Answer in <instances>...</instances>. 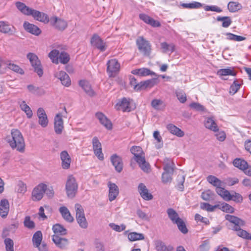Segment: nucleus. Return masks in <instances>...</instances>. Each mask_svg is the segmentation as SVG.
<instances>
[{"label": "nucleus", "mask_w": 251, "mask_h": 251, "mask_svg": "<svg viewBox=\"0 0 251 251\" xmlns=\"http://www.w3.org/2000/svg\"><path fill=\"white\" fill-rule=\"evenodd\" d=\"M75 208L76 212V218L82 216H85L84 211L82 206L76 203L75 204Z\"/></svg>", "instance_id": "13d9d810"}, {"label": "nucleus", "mask_w": 251, "mask_h": 251, "mask_svg": "<svg viewBox=\"0 0 251 251\" xmlns=\"http://www.w3.org/2000/svg\"><path fill=\"white\" fill-rule=\"evenodd\" d=\"M131 73L133 75H138L139 76H147V75H157L153 72L151 71L150 69L146 68H142L133 70L131 71Z\"/></svg>", "instance_id": "393cba45"}, {"label": "nucleus", "mask_w": 251, "mask_h": 251, "mask_svg": "<svg viewBox=\"0 0 251 251\" xmlns=\"http://www.w3.org/2000/svg\"><path fill=\"white\" fill-rule=\"evenodd\" d=\"M226 35L227 36V39L229 40L235 41H242L245 40L246 38L231 33H226Z\"/></svg>", "instance_id": "603ef678"}, {"label": "nucleus", "mask_w": 251, "mask_h": 251, "mask_svg": "<svg viewBox=\"0 0 251 251\" xmlns=\"http://www.w3.org/2000/svg\"><path fill=\"white\" fill-rule=\"evenodd\" d=\"M79 84L88 95L91 97L94 95L95 92L92 89L91 85L87 81L81 80L79 81Z\"/></svg>", "instance_id": "c85d7f7f"}, {"label": "nucleus", "mask_w": 251, "mask_h": 251, "mask_svg": "<svg viewBox=\"0 0 251 251\" xmlns=\"http://www.w3.org/2000/svg\"><path fill=\"white\" fill-rule=\"evenodd\" d=\"M217 193L226 201H231L230 192L224 188L220 186L216 188Z\"/></svg>", "instance_id": "72a5a7b5"}, {"label": "nucleus", "mask_w": 251, "mask_h": 251, "mask_svg": "<svg viewBox=\"0 0 251 251\" xmlns=\"http://www.w3.org/2000/svg\"><path fill=\"white\" fill-rule=\"evenodd\" d=\"M174 164L173 163L169 161L164 166L163 169L164 172L162 175V181L163 183L166 184L170 183L172 180V175L174 173Z\"/></svg>", "instance_id": "39448f33"}, {"label": "nucleus", "mask_w": 251, "mask_h": 251, "mask_svg": "<svg viewBox=\"0 0 251 251\" xmlns=\"http://www.w3.org/2000/svg\"><path fill=\"white\" fill-rule=\"evenodd\" d=\"M108 190V199L112 201L116 199L119 194V189L118 186L114 183L109 181L107 183Z\"/></svg>", "instance_id": "4468645a"}, {"label": "nucleus", "mask_w": 251, "mask_h": 251, "mask_svg": "<svg viewBox=\"0 0 251 251\" xmlns=\"http://www.w3.org/2000/svg\"><path fill=\"white\" fill-rule=\"evenodd\" d=\"M177 188L179 191H182L184 190V185L183 183L185 181V177L183 176H177Z\"/></svg>", "instance_id": "e2e57ef3"}, {"label": "nucleus", "mask_w": 251, "mask_h": 251, "mask_svg": "<svg viewBox=\"0 0 251 251\" xmlns=\"http://www.w3.org/2000/svg\"><path fill=\"white\" fill-rule=\"evenodd\" d=\"M15 30L14 26L11 25L8 22L0 21V32L4 34L12 35Z\"/></svg>", "instance_id": "a211bd4d"}, {"label": "nucleus", "mask_w": 251, "mask_h": 251, "mask_svg": "<svg viewBox=\"0 0 251 251\" xmlns=\"http://www.w3.org/2000/svg\"><path fill=\"white\" fill-rule=\"evenodd\" d=\"M65 115L60 113L57 114L54 119V129L57 134H61L64 129V124L62 117Z\"/></svg>", "instance_id": "9b49d317"}, {"label": "nucleus", "mask_w": 251, "mask_h": 251, "mask_svg": "<svg viewBox=\"0 0 251 251\" xmlns=\"http://www.w3.org/2000/svg\"><path fill=\"white\" fill-rule=\"evenodd\" d=\"M228 10L231 12H235L240 9L241 5L237 2L230 1L227 5Z\"/></svg>", "instance_id": "49530a36"}, {"label": "nucleus", "mask_w": 251, "mask_h": 251, "mask_svg": "<svg viewBox=\"0 0 251 251\" xmlns=\"http://www.w3.org/2000/svg\"><path fill=\"white\" fill-rule=\"evenodd\" d=\"M92 145L94 152L96 156L100 160L104 159L102 152L101 145L97 137H94L92 139Z\"/></svg>", "instance_id": "ddd939ff"}, {"label": "nucleus", "mask_w": 251, "mask_h": 251, "mask_svg": "<svg viewBox=\"0 0 251 251\" xmlns=\"http://www.w3.org/2000/svg\"><path fill=\"white\" fill-rule=\"evenodd\" d=\"M17 192L24 194L26 191V186L22 181H19L17 186Z\"/></svg>", "instance_id": "052dcab7"}, {"label": "nucleus", "mask_w": 251, "mask_h": 251, "mask_svg": "<svg viewBox=\"0 0 251 251\" xmlns=\"http://www.w3.org/2000/svg\"><path fill=\"white\" fill-rule=\"evenodd\" d=\"M240 85L236 80H235L230 87L229 93L232 95L235 94L240 89Z\"/></svg>", "instance_id": "338daca9"}, {"label": "nucleus", "mask_w": 251, "mask_h": 251, "mask_svg": "<svg viewBox=\"0 0 251 251\" xmlns=\"http://www.w3.org/2000/svg\"><path fill=\"white\" fill-rule=\"evenodd\" d=\"M15 6L17 9L23 14L26 15H30L32 9L27 6L24 3L17 1L15 3Z\"/></svg>", "instance_id": "c756f323"}, {"label": "nucleus", "mask_w": 251, "mask_h": 251, "mask_svg": "<svg viewBox=\"0 0 251 251\" xmlns=\"http://www.w3.org/2000/svg\"><path fill=\"white\" fill-rule=\"evenodd\" d=\"M217 75L219 76H226L229 75L235 76L236 75V73L233 70V69L230 68H226L219 70L217 72Z\"/></svg>", "instance_id": "58836bf2"}, {"label": "nucleus", "mask_w": 251, "mask_h": 251, "mask_svg": "<svg viewBox=\"0 0 251 251\" xmlns=\"http://www.w3.org/2000/svg\"><path fill=\"white\" fill-rule=\"evenodd\" d=\"M167 213L168 217L174 224L176 223L181 219L177 213L173 208H168L167 210Z\"/></svg>", "instance_id": "f704fd0d"}, {"label": "nucleus", "mask_w": 251, "mask_h": 251, "mask_svg": "<svg viewBox=\"0 0 251 251\" xmlns=\"http://www.w3.org/2000/svg\"><path fill=\"white\" fill-rule=\"evenodd\" d=\"M96 117L99 120L101 124L104 126L107 129H111L112 128V125L111 122L102 113H96Z\"/></svg>", "instance_id": "b1692460"}, {"label": "nucleus", "mask_w": 251, "mask_h": 251, "mask_svg": "<svg viewBox=\"0 0 251 251\" xmlns=\"http://www.w3.org/2000/svg\"><path fill=\"white\" fill-rule=\"evenodd\" d=\"M4 244L6 251H14V243L12 239L8 238H6L4 240Z\"/></svg>", "instance_id": "680f3d73"}, {"label": "nucleus", "mask_w": 251, "mask_h": 251, "mask_svg": "<svg viewBox=\"0 0 251 251\" xmlns=\"http://www.w3.org/2000/svg\"><path fill=\"white\" fill-rule=\"evenodd\" d=\"M181 5L185 8L197 9L200 8L203 6V4L199 2L194 1L189 3H182Z\"/></svg>", "instance_id": "c03bdc74"}, {"label": "nucleus", "mask_w": 251, "mask_h": 251, "mask_svg": "<svg viewBox=\"0 0 251 251\" xmlns=\"http://www.w3.org/2000/svg\"><path fill=\"white\" fill-rule=\"evenodd\" d=\"M231 200L236 203H242L243 201V197L238 193L234 192L232 194H230Z\"/></svg>", "instance_id": "4d7b16f0"}, {"label": "nucleus", "mask_w": 251, "mask_h": 251, "mask_svg": "<svg viewBox=\"0 0 251 251\" xmlns=\"http://www.w3.org/2000/svg\"><path fill=\"white\" fill-rule=\"evenodd\" d=\"M128 239L130 241L143 240L144 239V235L142 233L133 232L128 234Z\"/></svg>", "instance_id": "79ce46f5"}, {"label": "nucleus", "mask_w": 251, "mask_h": 251, "mask_svg": "<svg viewBox=\"0 0 251 251\" xmlns=\"http://www.w3.org/2000/svg\"><path fill=\"white\" fill-rule=\"evenodd\" d=\"M167 128L170 133L178 137H181L184 135L183 131L172 124H168L167 126Z\"/></svg>", "instance_id": "7c9ffc66"}, {"label": "nucleus", "mask_w": 251, "mask_h": 251, "mask_svg": "<svg viewBox=\"0 0 251 251\" xmlns=\"http://www.w3.org/2000/svg\"><path fill=\"white\" fill-rule=\"evenodd\" d=\"M42 237L43 235L41 231H37L33 234L32 240L34 247H38L41 244Z\"/></svg>", "instance_id": "e433bc0d"}, {"label": "nucleus", "mask_w": 251, "mask_h": 251, "mask_svg": "<svg viewBox=\"0 0 251 251\" xmlns=\"http://www.w3.org/2000/svg\"><path fill=\"white\" fill-rule=\"evenodd\" d=\"M24 226L29 229H32L35 227V224L33 221L30 220L29 216H26L24 220Z\"/></svg>", "instance_id": "69168bd1"}, {"label": "nucleus", "mask_w": 251, "mask_h": 251, "mask_svg": "<svg viewBox=\"0 0 251 251\" xmlns=\"http://www.w3.org/2000/svg\"><path fill=\"white\" fill-rule=\"evenodd\" d=\"M138 191L141 197L146 201H150L153 199V196L149 193L148 189L145 185L142 183L139 184Z\"/></svg>", "instance_id": "f3484780"}, {"label": "nucleus", "mask_w": 251, "mask_h": 251, "mask_svg": "<svg viewBox=\"0 0 251 251\" xmlns=\"http://www.w3.org/2000/svg\"><path fill=\"white\" fill-rule=\"evenodd\" d=\"M130 151L134 155V159L141 169L145 172H148L150 169V166L146 161L142 149L139 146H132L130 149Z\"/></svg>", "instance_id": "f03ea898"}, {"label": "nucleus", "mask_w": 251, "mask_h": 251, "mask_svg": "<svg viewBox=\"0 0 251 251\" xmlns=\"http://www.w3.org/2000/svg\"><path fill=\"white\" fill-rule=\"evenodd\" d=\"M176 97L181 103H184L186 101V95L183 92H177L176 93Z\"/></svg>", "instance_id": "774afa93"}, {"label": "nucleus", "mask_w": 251, "mask_h": 251, "mask_svg": "<svg viewBox=\"0 0 251 251\" xmlns=\"http://www.w3.org/2000/svg\"><path fill=\"white\" fill-rule=\"evenodd\" d=\"M46 188L47 185L44 183H41L37 185L32 191V200L37 201L41 200L45 193Z\"/></svg>", "instance_id": "1a4fd4ad"}, {"label": "nucleus", "mask_w": 251, "mask_h": 251, "mask_svg": "<svg viewBox=\"0 0 251 251\" xmlns=\"http://www.w3.org/2000/svg\"><path fill=\"white\" fill-rule=\"evenodd\" d=\"M54 235H65L67 234V230L60 224H55L52 226Z\"/></svg>", "instance_id": "c9c22d12"}, {"label": "nucleus", "mask_w": 251, "mask_h": 251, "mask_svg": "<svg viewBox=\"0 0 251 251\" xmlns=\"http://www.w3.org/2000/svg\"><path fill=\"white\" fill-rule=\"evenodd\" d=\"M9 209V204L6 199H2L0 202V215L1 217L5 218L8 214Z\"/></svg>", "instance_id": "bb28decb"}, {"label": "nucleus", "mask_w": 251, "mask_h": 251, "mask_svg": "<svg viewBox=\"0 0 251 251\" xmlns=\"http://www.w3.org/2000/svg\"><path fill=\"white\" fill-rule=\"evenodd\" d=\"M225 218L226 220L234 224L233 229L237 231L238 236L248 239L250 234L247 231L240 228L241 226H243L245 225V222L243 220L237 217L228 214L226 215Z\"/></svg>", "instance_id": "7ed1b4c3"}, {"label": "nucleus", "mask_w": 251, "mask_h": 251, "mask_svg": "<svg viewBox=\"0 0 251 251\" xmlns=\"http://www.w3.org/2000/svg\"><path fill=\"white\" fill-rule=\"evenodd\" d=\"M155 246L157 251H173L174 249L171 245H166L160 240L155 241Z\"/></svg>", "instance_id": "cd10ccee"}, {"label": "nucleus", "mask_w": 251, "mask_h": 251, "mask_svg": "<svg viewBox=\"0 0 251 251\" xmlns=\"http://www.w3.org/2000/svg\"><path fill=\"white\" fill-rule=\"evenodd\" d=\"M110 160L116 171L118 173H120L123 168V163L122 158L117 154H113L111 156Z\"/></svg>", "instance_id": "6ab92c4d"}, {"label": "nucleus", "mask_w": 251, "mask_h": 251, "mask_svg": "<svg viewBox=\"0 0 251 251\" xmlns=\"http://www.w3.org/2000/svg\"><path fill=\"white\" fill-rule=\"evenodd\" d=\"M20 107L21 109L25 113L28 118H30L32 116V111L30 107L26 104L25 101H22L20 103Z\"/></svg>", "instance_id": "4c0bfd02"}, {"label": "nucleus", "mask_w": 251, "mask_h": 251, "mask_svg": "<svg viewBox=\"0 0 251 251\" xmlns=\"http://www.w3.org/2000/svg\"><path fill=\"white\" fill-rule=\"evenodd\" d=\"M58 59L62 64H65L69 61L70 56L67 53L62 51L59 53Z\"/></svg>", "instance_id": "864d4df0"}, {"label": "nucleus", "mask_w": 251, "mask_h": 251, "mask_svg": "<svg viewBox=\"0 0 251 251\" xmlns=\"http://www.w3.org/2000/svg\"><path fill=\"white\" fill-rule=\"evenodd\" d=\"M27 57L29 60L31 65L34 68V71L40 77L42 76L43 71L41 65V62L37 56L33 53H29L27 55Z\"/></svg>", "instance_id": "423d86ee"}, {"label": "nucleus", "mask_w": 251, "mask_h": 251, "mask_svg": "<svg viewBox=\"0 0 251 251\" xmlns=\"http://www.w3.org/2000/svg\"><path fill=\"white\" fill-rule=\"evenodd\" d=\"M37 113L39 118V124L43 127H46L48 124V119L44 109L42 108H38Z\"/></svg>", "instance_id": "aec40b11"}, {"label": "nucleus", "mask_w": 251, "mask_h": 251, "mask_svg": "<svg viewBox=\"0 0 251 251\" xmlns=\"http://www.w3.org/2000/svg\"><path fill=\"white\" fill-rule=\"evenodd\" d=\"M175 224L177 225L179 230L182 233L185 234L188 232V229L186 226V225L182 219L179 220Z\"/></svg>", "instance_id": "6e6d98bb"}, {"label": "nucleus", "mask_w": 251, "mask_h": 251, "mask_svg": "<svg viewBox=\"0 0 251 251\" xmlns=\"http://www.w3.org/2000/svg\"><path fill=\"white\" fill-rule=\"evenodd\" d=\"M120 65L117 59H112L107 63V71L109 75H112L113 73L117 72L120 69Z\"/></svg>", "instance_id": "dca6fc26"}, {"label": "nucleus", "mask_w": 251, "mask_h": 251, "mask_svg": "<svg viewBox=\"0 0 251 251\" xmlns=\"http://www.w3.org/2000/svg\"><path fill=\"white\" fill-rule=\"evenodd\" d=\"M23 26L27 32L35 35H39L41 32V30L38 26L30 24L28 22H25L23 24Z\"/></svg>", "instance_id": "5701e85b"}, {"label": "nucleus", "mask_w": 251, "mask_h": 251, "mask_svg": "<svg viewBox=\"0 0 251 251\" xmlns=\"http://www.w3.org/2000/svg\"><path fill=\"white\" fill-rule=\"evenodd\" d=\"M218 21H222V26L224 27H228L231 24L232 21L229 17H220L217 18Z\"/></svg>", "instance_id": "09e8293b"}, {"label": "nucleus", "mask_w": 251, "mask_h": 251, "mask_svg": "<svg viewBox=\"0 0 251 251\" xmlns=\"http://www.w3.org/2000/svg\"><path fill=\"white\" fill-rule=\"evenodd\" d=\"M6 142L13 150L20 152H24L25 150V142L24 137L20 130L12 129L10 135L6 137Z\"/></svg>", "instance_id": "f257e3e1"}, {"label": "nucleus", "mask_w": 251, "mask_h": 251, "mask_svg": "<svg viewBox=\"0 0 251 251\" xmlns=\"http://www.w3.org/2000/svg\"><path fill=\"white\" fill-rule=\"evenodd\" d=\"M204 125L206 128L213 131L216 132L219 130L218 126L212 118H207L205 120Z\"/></svg>", "instance_id": "473e14b6"}, {"label": "nucleus", "mask_w": 251, "mask_h": 251, "mask_svg": "<svg viewBox=\"0 0 251 251\" xmlns=\"http://www.w3.org/2000/svg\"><path fill=\"white\" fill-rule=\"evenodd\" d=\"M7 65L9 69L12 70L15 72L19 73L21 75L24 74V70L16 64H15L9 62L8 63H7Z\"/></svg>", "instance_id": "de8ad7c7"}, {"label": "nucleus", "mask_w": 251, "mask_h": 251, "mask_svg": "<svg viewBox=\"0 0 251 251\" xmlns=\"http://www.w3.org/2000/svg\"><path fill=\"white\" fill-rule=\"evenodd\" d=\"M161 47L163 50V52L170 51L172 53L175 50V46L173 44H168L166 42H162L161 43Z\"/></svg>", "instance_id": "8fccbe9b"}, {"label": "nucleus", "mask_w": 251, "mask_h": 251, "mask_svg": "<svg viewBox=\"0 0 251 251\" xmlns=\"http://www.w3.org/2000/svg\"><path fill=\"white\" fill-rule=\"evenodd\" d=\"M78 189V185L75 178L72 176H68L65 186L66 194L69 198H73Z\"/></svg>", "instance_id": "20e7f679"}, {"label": "nucleus", "mask_w": 251, "mask_h": 251, "mask_svg": "<svg viewBox=\"0 0 251 251\" xmlns=\"http://www.w3.org/2000/svg\"><path fill=\"white\" fill-rule=\"evenodd\" d=\"M109 226L113 230L117 232H121L126 229V226L124 224H122L120 226L116 225L114 223H110Z\"/></svg>", "instance_id": "0e129e2a"}, {"label": "nucleus", "mask_w": 251, "mask_h": 251, "mask_svg": "<svg viewBox=\"0 0 251 251\" xmlns=\"http://www.w3.org/2000/svg\"><path fill=\"white\" fill-rule=\"evenodd\" d=\"M76 219L77 223L82 228L85 229L88 227V223L85 216L78 217Z\"/></svg>", "instance_id": "bf43d9fd"}, {"label": "nucleus", "mask_w": 251, "mask_h": 251, "mask_svg": "<svg viewBox=\"0 0 251 251\" xmlns=\"http://www.w3.org/2000/svg\"><path fill=\"white\" fill-rule=\"evenodd\" d=\"M59 212H60L62 217L67 221L70 223L74 221V218L71 215V213L68 208L65 206H62L59 208Z\"/></svg>", "instance_id": "2f4dec72"}, {"label": "nucleus", "mask_w": 251, "mask_h": 251, "mask_svg": "<svg viewBox=\"0 0 251 251\" xmlns=\"http://www.w3.org/2000/svg\"><path fill=\"white\" fill-rule=\"evenodd\" d=\"M55 77L59 79L61 84L65 87H69L71 84V81L69 76L66 72L62 71L56 72L54 73Z\"/></svg>", "instance_id": "f8f14e48"}, {"label": "nucleus", "mask_w": 251, "mask_h": 251, "mask_svg": "<svg viewBox=\"0 0 251 251\" xmlns=\"http://www.w3.org/2000/svg\"><path fill=\"white\" fill-rule=\"evenodd\" d=\"M59 53L58 50H53L49 53V57L53 63L58 64Z\"/></svg>", "instance_id": "a18cd8bd"}, {"label": "nucleus", "mask_w": 251, "mask_h": 251, "mask_svg": "<svg viewBox=\"0 0 251 251\" xmlns=\"http://www.w3.org/2000/svg\"><path fill=\"white\" fill-rule=\"evenodd\" d=\"M217 208L226 213H233L235 211L234 208L232 206L226 203H222Z\"/></svg>", "instance_id": "37998d69"}, {"label": "nucleus", "mask_w": 251, "mask_h": 251, "mask_svg": "<svg viewBox=\"0 0 251 251\" xmlns=\"http://www.w3.org/2000/svg\"><path fill=\"white\" fill-rule=\"evenodd\" d=\"M151 105L156 110H159L161 106H164L163 101L159 99H153L151 102Z\"/></svg>", "instance_id": "3c124183"}, {"label": "nucleus", "mask_w": 251, "mask_h": 251, "mask_svg": "<svg viewBox=\"0 0 251 251\" xmlns=\"http://www.w3.org/2000/svg\"><path fill=\"white\" fill-rule=\"evenodd\" d=\"M91 45L101 51H105L107 49L105 42L98 35L94 34L91 39Z\"/></svg>", "instance_id": "9d476101"}, {"label": "nucleus", "mask_w": 251, "mask_h": 251, "mask_svg": "<svg viewBox=\"0 0 251 251\" xmlns=\"http://www.w3.org/2000/svg\"><path fill=\"white\" fill-rule=\"evenodd\" d=\"M220 206V204L215 205H211L207 203H201V208L202 209L206 210L208 211H213L215 208Z\"/></svg>", "instance_id": "5fc2aeb1"}, {"label": "nucleus", "mask_w": 251, "mask_h": 251, "mask_svg": "<svg viewBox=\"0 0 251 251\" xmlns=\"http://www.w3.org/2000/svg\"><path fill=\"white\" fill-rule=\"evenodd\" d=\"M207 180L209 183L217 188L222 185V181L215 176L212 175L208 176L207 177Z\"/></svg>", "instance_id": "a19ab883"}, {"label": "nucleus", "mask_w": 251, "mask_h": 251, "mask_svg": "<svg viewBox=\"0 0 251 251\" xmlns=\"http://www.w3.org/2000/svg\"><path fill=\"white\" fill-rule=\"evenodd\" d=\"M136 45L139 51L144 55H149L151 48L149 42L146 40L143 37H139L136 41Z\"/></svg>", "instance_id": "0eeeda50"}, {"label": "nucleus", "mask_w": 251, "mask_h": 251, "mask_svg": "<svg viewBox=\"0 0 251 251\" xmlns=\"http://www.w3.org/2000/svg\"><path fill=\"white\" fill-rule=\"evenodd\" d=\"M60 159L62 161L61 165L62 168L64 169H69L70 167L71 159L67 151H64L61 152Z\"/></svg>", "instance_id": "412c9836"}, {"label": "nucleus", "mask_w": 251, "mask_h": 251, "mask_svg": "<svg viewBox=\"0 0 251 251\" xmlns=\"http://www.w3.org/2000/svg\"><path fill=\"white\" fill-rule=\"evenodd\" d=\"M52 240L56 246L61 249L64 248L68 244L67 239L61 238L57 235H53Z\"/></svg>", "instance_id": "a878e982"}, {"label": "nucleus", "mask_w": 251, "mask_h": 251, "mask_svg": "<svg viewBox=\"0 0 251 251\" xmlns=\"http://www.w3.org/2000/svg\"><path fill=\"white\" fill-rule=\"evenodd\" d=\"M49 23L55 29L60 31L64 30L68 26L66 20L55 16L50 17Z\"/></svg>", "instance_id": "6e6552de"}, {"label": "nucleus", "mask_w": 251, "mask_h": 251, "mask_svg": "<svg viewBox=\"0 0 251 251\" xmlns=\"http://www.w3.org/2000/svg\"><path fill=\"white\" fill-rule=\"evenodd\" d=\"M30 15L32 16L35 20L44 24L49 23L50 20L47 14L33 9Z\"/></svg>", "instance_id": "2eb2a0df"}, {"label": "nucleus", "mask_w": 251, "mask_h": 251, "mask_svg": "<svg viewBox=\"0 0 251 251\" xmlns=\"http://www.w3.org/2000/svg\"><path fill=\"white\" fill-rule=\"evenodd\" d=\"M131 102V100L130 99L123 98L118 103V109H121L123 112H130L132 109Z\"/></svg>", "instance_id": "4be33fe9"}, {"label": "nucleus", "mask_w": 251, "mask_h": 251, "mask_svg": "<svg viewBox=\"0 0 251 251\" xmlns=\"http://www.w3.org/2000/svg\"><path fill=\"white\" fill-rule=\"evenodd\" d=\"M234 166L240 169L243 170L248 167V163L244 160L240 158H236L233 162Z\"/></svg>", "instance_id": "ea45409f"}]
</instances>
